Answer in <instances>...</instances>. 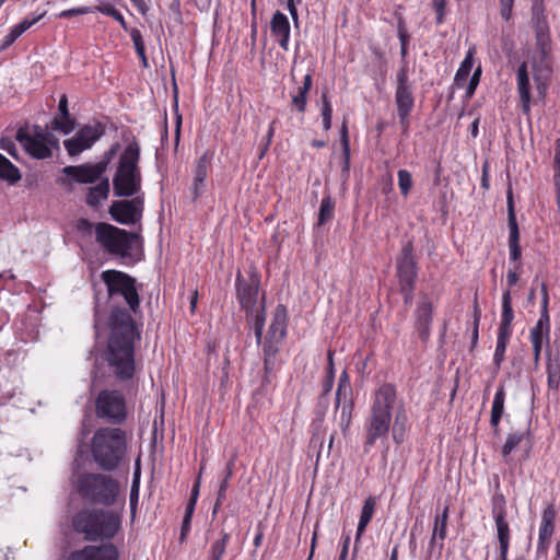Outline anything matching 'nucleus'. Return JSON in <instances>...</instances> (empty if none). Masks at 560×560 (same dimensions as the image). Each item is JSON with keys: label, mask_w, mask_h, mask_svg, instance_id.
Listing matches in <instances>:
<instances>
[{"label": "nucleus", "mask_w": 560, "mask_h": 560, "mask_svg": "<svg viewBox=\"0 0 560 560\" xmlns=\"http://www.w3.org/2000/svg\"><path fill=\"white\" fill-rule=\"evenodd\" d=\"M110 301L121 298L128 310L115 306L108 317L109 337L105 350V360L119 381L131 380L135 375V343L141 339V329L131 314L140 313V295L136 278L108 269L101 273Z\"/></svg>", "instance_id": "nucleus-1"}, {"label": "nucleus", "mask_w": 560, "mask_h": 560, "mask_svg": "<svg viewBox=\"0 0 560 560\" xmlns=\"http://www.w3.org/2000/svg\"><path fill=\"white\" fill-rule=\"evenodd\" d=\"M407 423L406 405L398 397L395 385L382 384L373 393L369 413L364 419L363 452L368 454L377 442L385 444L389 433L397 445L402 444Z\"/></svg>", "instance_id": "nucleus-2"}, {"label": "nucleus", "mask_w": 560, "mask_h": 560, "mask_svg": "<svg viewBox=\"0 0 560 560\" xmlns=\"http://www.w3.org/2000/svg\"><path fill=\"white\" fill-rule=\"evenodd\" d=\"M288 311L284 305L278 304L273 311L267 334L262 339L265 327V311L257 312L254 317L253 328L258 345H261L264 359L262 383H270L273 373L280 366L278 354L287 337Z\"/></svg>", "instance_id": "nucleus-3"}, {"label": "nucleus", "mask_w": 560, "mask_h": 560, "mask_svg": "<svg viewBox=\"0 0 560 560\" xmlns=\"http://www.w3.org/2000/svg\"><path fill=\"white\" fill-rule=\"evenodd\" d=\"M124 503L119 511L84 509L72 520L73 529L88 541L110 540L121 528Z\"/></svg>", "instance_id": "nucleus-4"}, {"label": "nucleus", "mask_w": 560, "mask_h": 560, "mask_svg": "<svg viewBox=\"0 0 560 560\" xmlns=\"http://www.w3.org/2000/svg\"><path fill=\"white\" fill-rule=\"evenodd\" d=\"M127 452L126 433L120 428H100L91 441L94 462L105 471H114Z\"/></svg>", "instance_id": "nucleus-5"}, {"label": "nucleus", "mask_w": 560, "mask_h": 560, "mask_svg": "<svg viewBox=\"0 0 560 560\" xmlns=\"http://www.w3.org/2000/svg\"><path fill=\"white\" fill-rule=\"evenodd\" d=\"M95 241L100 247L121 260H133L141 249L139 234L128 232L106 222H98L94 228Z\"/></svg>", "instance_id": "nucleus-6"}, {"label": "nucleus", "mask_w": 560, "mask_h": 560, "mask_svg": "<svg viewBox=\"0 0 560 560\" xmlns=\"http://www.w3.org/2000/svg\"><path fill=\"white\" fill-rule=\"evenodd\" d=\"M140 145L132 140L121 152L113 177V189L117 197H131L141 189V171L139 167Z\"/></svg>", "instance_id": "nucleus-7"}, {"label": "nucleus", "mask_w": 560, "mask_h": 560, "mask_svg": "<svg viewBox=\"0 0 560 560\" xmlns=\"http://www.w3.org/2000/svg\"><path fill=\"white\" fill-rule=\"evenodd\" d=\"M73 482L79 495L93 504L112 506L120 493L119 482L101 472L79 474Z\"/></svg>", "instance_id": "nucleus-8"}, {"label": "nucleus", "mask_w": 560, "mask_h": 560, "mask_svg": "<svg viewBox=\"0 0 560 560\" xmlns=\"http://www.w3.org/2000/svg\"><path fill=\"white\" fill-rule=\"evenodd\" d=\"M396 276L404 303L406 305H411L413 301L416 280L418 278V266L415 258V248L411 242L404 244L400 255L396 259Z\"/></svg>", "instance_id": "nucleus-9"}, {"label": "nucleus", "mask_w": 560, "mask_h": 560, "mask_svg": "<svg viewBox=\"0 0 560 560\" xmlns=\"http://www.w3.org/2000/svg\"><path fill=\"white\" fill-rule=\"evenodd\" d=\"M408 70V65L404 60L402 67L396 74L395 104L402 133H407L409 130V115L415 106V96Z\"/></svg>", "instance_id": "nucleus-10"}, {"label": "nucleus", "mask_w": 560, "mask_h": 560, "mask_svg": "<svg viewBox=\"0 0 560 560\" xmlns=\"http://www.w3.org/2000/svg\"><path fill=\"white\" fill-rule=\"evenodd\" d=\"M15 139L32 158L37 160L50 158L52 155L50 147L57 143L52 133L39 126H34L32 135L26 128H19Z\"/></svg>", "instance_id": "nucleus-11"}, {"label": "nucleus", "mask_w": 560, "mask_h": 560, "mask_svg": "<svg viewBox=\"0 0 560 560\" xmlns=\"http://www.w3.org/2000/svg\"><path fill=\"white\" fill-rule=\"evenodd\" d=\"M96 416L108 423L120 424L127 418L126 401L117 389L101 390L95 400Z\"/></svg>", "instance_id": "nucleus-12"}, {"label": "nucleus", "mask_w": 560, "mask_h": 560, "mask_svg": "<svg viewBox=\"0 0 560 560\" xmlns=\"http://www.w3.org/2000/svg\"><path fill=\"white\" fill-rule=\"evenodd\" d=\"M541 310L540 316L535 326L529 331V339L533 346L534 362L537 364L544 346H549L550 341V318L548 313V291L545 284L541 285Z\"/></svg>", "instance_id": "nucleus-13"}, {"label": "nucleus", "mask_w": 560, "mask_h": 560, "mask_svg": "<svg viewBox=\"0 0 560 560\" xmlns=\"http://www.w3.org/2000/svg\"><path fill=\"white\" fill-rule=\"evenodd\" d=\"M491 514L495 524L499 541V558L508 557L511 540V529L506 516V500L503 493L497 492L491 498Z\"/></svg>", "instance_id": "nucleus-14"}, {"label": "nucleus", "mask_w": 560, "mask_h": 560, "mask_svg": "<svg viewBox=\"0 0 560 560\" xmlns=\"http://www.w3.org/2000/svg\"><path fill=\"white\" fill-rule=\"evenodd\" d=\"M352 387L350 383V376L347 371L340 374L338 387L336 392L335 408L340 409V425L342 430L349 428L351 423L352 410H353V398Z\"/></svg>", "instance_id": "nucleus-15"}, {"label": "nucleus", "mask_w": 560, "mask_h": 560, "mask_svg": "<svg viewBox=\"0 0 560 560\" xmlns=\"http://www.w3.org/2000/svg\"><path fill=\"white\" fill-rule=\"evenodd\" d=\"M108 212L112 218L120 224H136L142 218L143 198L137 196L130 200L114 201Z\"/></svg>", "instance_id": "nucleus-16"}, {"label": "nucleus", "mask_w": 560, "mask_h": 560, "mask_svg": "<svg viewBox=\"0 0 560 560\" xmlns=\"http://www.w3.org/2000/svg\"><path fill=\"white\" fill-rule=\"evenodd\" d=\"M103 135L104 128L101 124L86 125L74 137L65 140L63 145L69 155L75 156L90 149Z\"/></svg>", "instance_id": "nucleus-17"}, {"label": "nucleus", "mask_w": 560, "mask_h": 560, "mask_svg": "<svg viewBox=\"0 0 560 560\" xmlns=\"http://www.w3.org/2000/svg\"><path fill=\"white\" fill-rule=\"evenodd\" d=\"M236 298L243 310L247 314H253L259 292V278L252 273L249 279L243 278L241 271L237 272L235 279Z\"/></svg>", "instance_id": "nucleus-18"}, {"label": "nucleus", "mask_w": 560, "mask_h": 560, "mask_svg": "<svg viewBox=\"0 0 560 560\" xmlns=\"http://www.w3.org/2000/svg\"><path fill=\"white\" fill-rule=\"evenodd\" d=\"M556 517L557 512L553 504H548L541 513L536 545V560L547 557L550 540L556 529Z\"/></svg>", "instance_id": "nucleus-19"}, {"label": "nucleus", "mask_w": 560, "mask_h": 560, "mask_svg": "<svg viewBox=\"0 0 560 560\" xmlns=\"http://www.w3.org/2000/svg\"><path fill=\"white\" fill-rule=\"evenodd\" d=\"M434 304L428 293H421L415 311V329L422 341H427L433 319Z\"/></svg>", "instance_id": "nucleus-20"}, {"label": "nucleus", "mask_w": 560, "mask_h": 560, "mask_svg": "<svg viewBox=\"0 0 560 560\" xmlns=\"http://www.w3.org/2000/svg\"><path fill=\"white\" fill-rule=\"evenodd\" d=\"M119 551L112 542L86 545L69 553L67 560H118Z\"/></svg>", "instance_id": "nucleus-21"}, {"label": "nucleus", "mask_w": 560, "mask_h": 560, "mask_svg": "<svg viewBox=\"0 0 560 560\" xmlns=\"http://www.w3.org/2000/svg\"><path fill=\"white\" fill-rule=\"evenodd\" d=\"M62 173L74 183L93 184L96 183L105 172L104 164L85 163L81 165L66 166L62 168Z\"/></svg>", "instance_id": "nucleus-22"}, {"label": "nucleus", "mask_w": 560, "mask_h": 560, "mask_svg": "<svg viewBox=\"0 0 560 560\" xmlns=\"http://www.w3.org/2000/svg\"><path fill=\"white\" fill-rule=\"evenodd\" d=\"M508 224H509V252L510 260L518 261L522 255L520 246V230L514 212L513 201L511 195L508 196Z\"/></svg>", "instance_id": "nucleus-23"}, {"label": "nucleus", "mask_w": 560, "mask_h": 560, "mask_svg": "<svg viewBox=\"0 0 560 560\" xmlns=\"http://www.w3.org/2000/svg\"><path fill=\"white\" fill-rule=\"evenodd\" d=\"M213 158V152L207 150L196 161L194 170V185L192 195L194 199H198L205 191V180L208 176V168Z\"/></svg>", "instance_id": "nucleus-24"}, {"label": "nucleus", "mask_w": 560, "mask_h": 560, "mask_svg": "<svg viewBox=\"0 0 560 560\" xmlns=\"http://www.w3.org/2000/svg\"><path fill=\"white\" fill-rule=\"evenodd\" d=\"M516 86L522 109L525 114H528L530 110L532 96L529 74L527 70V63L525 61H523L517 68Z\"/></svg>", "instance_id": "nucleus-25"}, {"label": "nucleus", "mask_w": 560, "mask_h": 560, "mask_svg": "<svg viewBox=\"0 0 560 560\" xmlns=\"http://www.w3.org/2000/svg\"><path fill=\"white\" fill-rule=\"evenodd\" d=\"M270 31L273 36L278 37L279 46L283 50L289 49L290 42V22L285 14L280 11H277L271 19L270 22Z\"/></svg>", "instance_id": "nucleus-26"}, {"label": "nucleus", "mask_w": 560, "mask_h": 560, "mask_svg": "<svg viewBox=\"0 0 560 560\" xmlns=\"http://www.w3.org/2000/svg\"><path fill=\"white\" fill-rule=\"evenodd\" d=\"M313 85V71H308L303 78V84L290 93L291 106L300 114H304L307 106V95Z\"/></svg>", "instance_id": "nucleus-27"}, {"label": "nucleus", "mask_w": 560, "mask_h": 560, "mask_svg": "<svg viewBox=\"0 0 560 560\" xmlns=\"http://www.w3.org/2000/svg\"><path fill=\"white\" fill-rule=\"evenodd\" d=\"M450 506L445 505L442 512H436L434 517V524L432 529V536L430 539V548L433 549L439 542V550H442L446 538L447 521H448Z\"/></svg>", "instance_id": "nucleus-28"}, {"label": "nucleus", "mask_w": 560, "mask_h": 560, "mask_svg": "<svg viewBox=\"0 0 560 560\" xmlns=\"http://www.w3.org/2000/svg\"><path fill=\"white\" fill-rule=\"evenodd\" d=\"M60 117H56L52 121V128L63 133H70L74 129V120L70 117L68 110L67 95H61L58 104Z\"/></svg>", "instance_id": "nucleus-29"}, {"label": "nucleus", "mask_w": 560, "mask_h": 560, "mask_svg": "<svg viewBox=\"0 0 560 560\" xmlns=\"http://www.w3.org/2000/svg\"><path fill=\"white\" fill-rule=\"evenodd\" d=\"M375 506H376L375 498L369 497L365 499L362 510H361L358 527H357L355 541H354V553L357 552L358 544H359L366 526L369 525V523L371 522V520L373 517V514L375 512Z\"/></svg>", "instance_id": "nucleus-30"}, {"label": "nucleus", "mask_w": 560, "mask_h": 560, "mask_svg": "<svg viewBox=\"0 0 560 560\" xmlns=\"http://www.w3.org/2000/svg\"><path fill=\"white\" fill-rule=\"evenodd\" d=\"M514 318V313L511 303V293L510 290H506L502 295V314H501V323L498 329V334L503 335H512V322Z\"/></svg>", "instance_id": "nucleus-31"}, {"label": "nucleus", "mask_w": 560, "mask_h": 560, "mask_svg": "<svg viewBox=\"0 0 560 560\" xmlns=\"http://www.w3.org/2000/svg\"><path fill=\"white\" fill-rule=\"evenodd\" d=\"M109 188L108 178H104L95 186L90 187L85 198L86 205L92 208L98 207L103 200L107 199Z\"/></svg>", "instance_id": "nucleus-32"}, {"label": "nucleus", "mask_w": 560, "mask_h": 560, "mask_svg": "<svg viewBox=\"0 0 560 560\" xmlns=\"http://www.w3.org/2000/svg\"><path fill=\"white\" fill-rule=\"evenodd\" d=\"M505 390L503 385H500L494 394L491 407L490 424L498 434V427L504 412Z\"/></svg>", "instance_id": "nucleus-33"}, {"label": "nucleus", "mask_w": 560, "mask_h": 560, "mask_svg": "<svg viewBox=\"0 0 560 560\" xmlns=\"http://www.w3.org/2000/svg\"><path fill=\"white\" fill-rule=\"evenodd\" d=\"M474 66V50L469 49L464 60L460 62L454 78V84L458 89H463L466 85L467 79L471 72Z\"/></svg>", "instance_id": "nucleus-34"}, {"label": "nucleus", "mask_w": 560, "mask_h": 560, "mask_svg": "<svg viewBox=\"0 0 560 560\" xmlns=\"http://www.w3.org/2000/svg\"><path fill=\"white\" fill-rule=\"evenodd\" d=\"M20 170L0 153V179L13 185L21 179Z\"/></svg>", "instance_id": "nucleus-35"}, {"label": "nucleus", "mask_w": 560, "mask_h": 560, "mask_svg": "<svg viewBox=\"0 0 560 560\" xmlns=\"http://www.w3.org/2000/svg\"><path fill=\"white\" fill-rule=\"evenodd\" d=\"M230 538L231 535L223 530L221 533V537L211 542L208 550V560H222L223 556L225 555Z\"/></svg>", "instance_id": "nucleus-36"}, {"label": "nucleus", "mask_w": 560, "mask_h": 560, "mask_svg": "<svg viewBox=\"0 0 560 560\" xmlns=\"http://www.w3.org/2000/svg\"><path fill=\"white\" fill-rule=\"evenodd\" d=\"M526 435L527 431L525 430H516L508 434L505 443L501 450L502 456L506 462L510 454L523 442Z\"/></svg>", "instance_id": "nucleus-37"}, {"label": "nucleus", "mask_w": 560, "mask_h": 560, "mask_svg": "<svg viewBox=\"0 0 560 560\" xmlns=\"http://www.w3.org/2000/svg\"><path fill=\"white\" fill-rule=\"evenodd\" d=\"M335 202L330 196H325L320 201L317 225H324L334 218Z\"/></svg>", "instance_id": "nucleus-38"}, {"label": "nucleus", "mask_w": 560, "mask_h": 560, "mask_svg": "<svg viewBox=\"0 0 560 560\" xmlns=\"http://www.w3.org/2000/svg\"><path fill=\"white\" fill-rule=\"evenodd\" d=\"M547 384L550 389L558 390L560 387V362L550 361L547 364Z\"/></svg>", "instance_id": "nucleus-39"}, {"label": "nucleus", "mask_w": 560, "mask_h": 560, "mask_svg": "<svg viewBox=\"0 0 560 560\" xmlns=\"http://www.w3.org/2000/svg\"><path fill=\"white\" fill-rule=\"evenodd\" d=\"M322 107H320V116L323 120L324 130L328 131L331 128V118H332V106L328 98L327 92L322 93Z\"/></svg>", "instance_id": "nucleus-40"}, {"label": "nucleus", "mask_w": 560, "mask_h": 560, "mask_svg": "<svg viewBox=\"0 0 560 560\" xmlns=\"http://www.w3.org/2000/svg\"><path fill=\"white\" fill-rule=\"evenodd\" d=\"M340 143L342 148V171L348 172L350 167V142L347 125L343 124L340 131Z\"/></svg>", "instance_id": "nucleus-41"}, {"label": "nucleus", "mask_w": 560, "mask_h": 560, "mask_svg": "<svg viewBox=\"0 0 560 560\" xmlns=\"http://www.w3.org/2000/svg\"><path fill=\"white\" fill-rule=\"evenodd\" d=\"M510 337V335L498 334L497 346L493 355V363L497 366H500L502 361L504 360V354Z\"/></svg>", "instance_id": "nucleus-42"}, {"label": "nucleus", "mask_w": 560, "mask_h": 560, "mask_svg": "<svg viewBox=\"0 0 560 560\" xmlns=\"http://www.w3.org/2000/svg\"><path fill=\"white\" fill-rule=\"evenodd\" d=\"M397 177H398V187H399L400 194L404 197H407L413 186L411 173L407 170H399L397 172Z\"/></svg>", "instance_id": "nucleus-43"}, {"label": "nucleus", "mask_w": 560, "mask_h": 560, "mask_svg": "<svg viewBox=\"0 0 560 560\" xmlns=\"http://www.w3.org/2000/svg\"><path fill=\"white\" fill-rule=\"evenodd\" d=\"M94 10L101 12L104 15L113 18L125 30L127 28V24H126L124 15L114 5L106 3V4H102V5H97V7L93 8V11Z\"/></svg>", "instance_id": "nucleus-44"}, {"label": "nucleus", "mask_w": 560, "mask_h": 560, "mask_svg": "<svg viewBox=\"0 0 560 560\" xmlns=\"http://www.w3.org/2000/svg\"><path fill=\"white\" fill-rule=\"evenodd\" d=\"M234 465H235V459L234 458L230 459L226 463L224 477L221 480V483H220V487H219V491H218L219 501H224L225 500V492H226V490L229 488V480L233 476Z\"/></svg>", "instance_id": "nucleus-45"}, {"label": "nucleus", "mask_w": 560, "mask_h": 560, "mask_svg": "<svg viewBox=\"0 0 560 560\" xmlns=\"http://www.w3.org/2000/svg\"><path fill=\"white\" fill-rule=\"evenodd\" d=\"M432 8L435 12V22L438 25L442 24L446 13V0H432Z\"/></svg>", "instance_id": "nucleus-46"}, {"label": "nucleus", "mask_w": 560, "mask_h": 560, "mask_svg": "<svg viewBox=\"0 0 560 560\" xmlns=\"http://www.w3.org/2000/svg\"><path fill=\"white\" fill-rule=\"evenodd\" d=\"M45 14H46V12H43L33 19H24L21 23L14 25L13 27L15 28L18 34L22 35L30 27H32L34 24H36L38 21H40Z\"/></svg>", "instance_id": "nucleus-47"}, {"label": "nucleus", "mask_w": 560, "mask_h": 560, "mask_svg": "<svg viewBox=\"0 0 560 560\" xmlns=\"http://www.w3.org/2000/svg\"><path fill=\"white\" fill-rule=\"evenodd\" d=\"M93 11V8L91 7H80V8H72L67 9L58 13V18L60 19H68L77 15L88 14Z\"/></svg>", "instance_id": "nucleus-48"}, {"label": "nucleus", "mask_w": 560, "mask_h": 560, "mask_svg": "<svg viewBox=\"0 0 560 560\" xmlns=\"http://www.w3.org/2000/svg\"><path fill=\"white\" fill-rule=\"evenodd\" d=\"M0 149L10 154L13 159L18 160V150L14 141L11 138L2 137L0 139Z\"/></svg>", "instance_id": "nucleus-49"}, {"label": "nucleus", "mask_w": 560, "mask_h": 560, "mask_svg": "<svg viewBox=\"0 0 560 560\" xmlns=\"http://www.w3.org/2000/svg\"><path fill=\"white\" fill-rule=\"evenodd\" d=\"M138 500H139L138 482L133 481L132 486H131L130 499H129L131 521H133L136 517Z\"/></svg>", "instance_id": "nucleus-50"}, {"label": "nucleus", "mask_w": 560, "mask_h": 560, "mask_svg": "<svg viewBox=\"0 0 560 560\" xmlns=\"http://www.w3.org/2000/svg\"><path fill=\"white\" fill-rule=\"evenodd\" d=\"M500 2V15L504 21H510L512 18V10L514 0H499Z\"/></svg>", "instance_id": "nucleus-51"}, {"label": "nucleus", "mask_w": 560, "mask_h": 560, "mask_svg": "<svg viewBox=\"0 0 560 560\" xmlns=\"http://www.w3.org/2000/svg\"><path fill=\"white\" fill-rule=\"evenodd\" d=\"M202 469H203V467L200 468L199 476L191 489V494H190V498H189V501H188V504L186 508H189L192 510H195V508H196V503H197L198 495H199L200 477H201Z\"/></svg>", "instance_id": "nucleus-52"}, {"label": "nucleus", "mask_w": 560, "mask_h": 560, "mask_svg": "<svg viewBox=\"0 0 560 560\" xmlns=\"http://www.w3.org/2000/svg\"><path fill=\"white\" fill-rule=\"evenodd\" d=\"M119 149V143H114L103 155V159L97 162V164H104V172L107 170L108 164L113 160V158L116 155L117 151Z\"/></svg>", "instance_id": "nucleus-53"}, {"label": "nucleus", "mask_w": 560, "mask_h": 560, "mask_svg": "<svg viewBox=\"0 0 560 560\" xmlns=\"http://www.w3.org/2000/svg\"><path fill=\"white\" fill-rule=\"evenodd\" d=\"M194 511L195 510H192V509L186 508L183 524H182L180 539H184L190 530V522H191Z\"/></svg>", "instance_id": "nucleus-54"}, {"label": "nucleus", "mask_w": 560, "mask_h": 560, "mask_svg": "<svg viewBox=\"0 0 560 560\" xmlns=\"http://www.w3.org/2000/svg\"><path fill=\"white\" fill-rule=\"evenodd\" d=\"M21 35L12 27L0 44V51L8 49Z\"/></svg>", "instance_id": "nucleus-55"}, {"label": "nucleus", "mask_w": 560, "mask_h": 560, "mask_svg": "<svg viewBox=\"0 0 560 560\" xmlns=\"http://www.w3.org/2000/svg\"><path fill=\"white\" fill-rule=\"evenodd\" d=\"M174 109H175V142L177 145L179 142V138H180V127H182V115L178 113L177 94H175Z\"/></svg>", "instance_id": "nucleus-56"}, {"label": "nucleus", "mask_w": 560, "mask_h": 560, "mask_svg": "<svg viewBox=\"0 0 560 560\" xmlns=\"http://www.w3.org/2000/svg\"><path fill=\"white\" fill-rule=\"evenodd\" d=\"M130 37L133 43V47H135L136 51L145 48L143 37H142L140 30L132 28L130 31Z\"/></svg>", "instance_id": "nucleus-57"}, {"label": "nucleus", "mask_w": 560, "mask_h": 560, "mask_svg": "<svg viewBox=\"0 0 560 560\" xmlns=\"http://www.w3.org/2000/svg\"><path fill=\"white\" fill-rule=\"evenodd\" d=\"M95 225L90 222L88 219H80L77 223V229L82 233H90L94 230Z\"/></svg>", "instance_id": "nucleus-58"}, {"label": "nucleus", "mask_w": 560, "mask_h": 560, "mask_svg": "<svg viewBox=\"0 0 560 560\" xmlns=\"http://www.w3.org/2000/svg\"><path fill=\"white\" fill-rule=\"evenodd\" d=\"M334 382H335V375L326 374V376L322 383V394L323 395H327L332 389Z\"/></svg>", "instance_id": "nucleus-59"}, {"label": "nucleus", "mask_w": 560, "mask_h": 560, "mask_svg": "<svg viewBox=\"0 0 560 560\" xmlns=\"http://www.w3.org/2000/svg\"><path fill=\"white\" fill-rule=\"evenodd\" d=\"M555 174H560V138L556 140L555 143Z\"/></svg>", "instance_id": "nucleus-60"}, {"label": "nucleus", "mask_w": 560, "mask_h": 560, "mask_svg": "<svg viewBox=\"0 0 560 560\" xmlns=\"http://www.w3.org/2000/svg\"><path fill=\"white\" fill-rule=\"evenodd\" d=\"M478 84H479V81H477L476 79H472V78L469 79L468 83L466 82L465 98L469 100L470 97H472Z\"/></svg>", "instance_id": "nucleus-61"}, {"label": "nucleus", "mask_w": 560, "mask_h": 560, "mask_svg": "<svg viewBox=\"0 0 560 560\" xmlns=\"http://www.w3.org/2000/svg\"><path fill=\"white\" fill-rule=\"evenodd\" d=\"M478 84H479V81H477L476 79H472V78L469 79L468 83L466 82L465 98L469 100L470 97H472Z\"/></svg>", "instance_id": "nucleus-62"}, {"label": "nucleus", "mask_w": 560, "mask_h": 560, "mask_svg": "<svg viewBox=\"0 0 560 560\" xmlns=\"http://www.w3.org/2000/svg\"><path fill=\"white\" fill-rule=\"evenodd\" d=\"M350 545V536H342V547L338 560H347Z\"/></svg>", "instance_id": "nucleus-63"}, {"label": "nucleus", "mask_w": 560, "mask_h": 560, "mask_svg": "<svg viewBox=\"0 0 560 560\" xmlns=\"http://www.w3.org/2000/svg\"><path fill=\"white\" fill-rule=\"evenodd\" d=\"M553 186L556 190L557 206L560 211V174L553 175Z\"/></svg>", "instance_id": "nucleus-64"}]
</instances>
